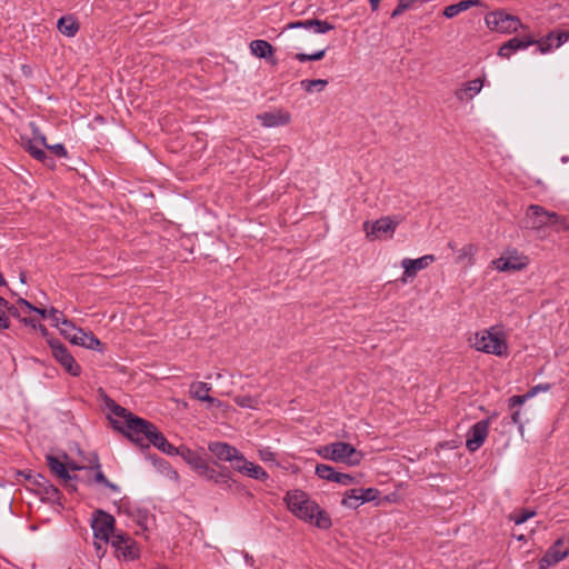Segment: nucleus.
Listing matches in <instances>:
<instances>
[{
    "mask_svg": "<svg viewBox=\"0 0 569 569\" xmlns=\"http://www.w3.org/2000/svg\"><path fill=\"white\" fill-rule=\"evenodd\" d=\"M106 408L119 419L109 420L112 427L126 436L129 440L138 445L142 450L149 449V443L168 456H174L177 448L170 443L161 431L150 421L140 418L118 405L102 389H100Z\"/></svg>",
    "mask_w": 569,
    "mask_h": 569,
    "instance_id": "1",
    "label": "nucleus"
},
{
    "mask_svg": "<svg viewBox=\"0 0 569 569\" xmlns=\"http://www.w3.org/2000/svg\"><path fill=\"white\" fill-rule=\"evenodd\" d=\"M288 509L299 519L313 523L319 529H329L332 526L329 513L311 500L302 490L288 491L284 498Z\"/></svg>",
    "mask_w": 569,
    "mask_h": 569,
    "instance_id": "2",
    "label": "nucleus"
},
{
    "mask_svg": "<svg viewBox=\"0 0 569 569\" xmlns=\"http://www.w3.org/2000/svg\"><path fill=\"white\" fill-rule=\"evenodd\" d=\"M522 226L538 232L547 227H553L558 232L569 230V224L563 217L555 211H548L539 204H530L527 208Z\"/></svg>",
    "mask_w": 569,
    "mask_h": 569,
    "instance_id": "3",
    "label": "nucleus"
},
{
    "mask_svg": "<svg viewBox=\"0 0 569 569\" xmlns=\"http://www.w3.org/2000/svg\"><path fill=\"white\" fill-rule=\"evenodd\" d=\"M473 347L481 352L495 355L498 357L508 356V345L505 338L491 330H483L475 335Z\"/></svg>",
    "mask_w": 569,
    "mask_h": 569,
    "instance_id": "4",
    "label": "nucleus"
},
{
    "mask_svg": "<svg viewBox=\"0 0 569 569\" xmlns=\"http://www.w3.org/2000/svg\"><path fill=\"white\" fill-rule=\"evenodd\" d=\"M180 456L182 460L191 467V469L199 476L209 481L212 478V473L216 468L209 466V463L201 457V455L189 447L182 445L177 448L176 455Z\"/></svg>",
    "mask_w": 569,
    "mask_h": 569,
    "instance_id": "5",
    "label": "nucleus"
},
{
    "mask_svg": "<svg viewBox=\"0 0 569 569\" xmlns=\"http://www.w3.org/2000/svg\"><path fill=\"white\" fill-rule=\"evenodd\" d=\"M48 343L52 350L54 359L63 367V369L72 377L81 375V367L69 352L67 347L58 339L50 338Z\"/></svg>",
    "mask_w": 569,
    "mask_h": 569,
    "instance_id": "6",
    "label": "nucleus"
},
{
    "mask_svg": "<svg viewBox=\"0 0 569 569\" xmlns=\"http://www.w3.org/2000/svg\"><path fill=\"white\" fill-rule=\"evenodd\" d=\"M114 522L116 520L110 513L101 509L96 510L91 521L94 539L101 540L107 545L111 538V533H113Z\"/></svg>",
    "mask_w": 569,
    "mask_h": 569,
    "instance_id": "7",
    "label": "nucleus"
},
{
    "mask_svg": "<svg viewBox=\"0 0 569 569\" xmlns=\"http://www.w3.org/2000/svg\"><path fill=\"white\" fill-rule=\"evenodd\" d=\"M486 23L489 29L503 33H511L521 27L520 20L502 10L493 11L486 16Z\"/></svg>",
    "mask_w": 569,
    "mask_h": 569,
    "instance_id": "8",
    "label": "nucleus"
},
{
    "mask_svg": "<svg viewBox=\"0 0 569 569\" xmlns=\"http://www.w3.org/2000/svg\"><path fill=\"white\" fill-rule=\"evenodd\" d=\"M214 465L219 467V470H214L212 478H210L209 481L220 486L222 490L228 492L239 495L249 493L242 483L232 478V475L227 467H222L218 465V462H214Z\"/></svg>",
    "mask_w": 569,
    "mask_h": 569,
    "instance_id": "9",
    "label": "nucleus"
},
{
    "mask_svg": "<svg viewBox=\"0 0 569 569\" xmlns=\"http://www.w3.org/2000/svg\"><path fill=\"white\" fill-rule=\"evenodd\" d=\"M47 465L49 467L50 472L60 480H62L68 491L73 492L77 490V486L74 482L79 480V477L77 475H71L68 471L66 461H62L59 457L48 455Z\"/></svg>",
    "mask_w": 569,
    "mask_h": 569,
    "instance_id": "10",
    "label": "nucleus"
},
{
    "mask_svg": "<svg viewBox=\"0 0 569 569\" xmlns=\"http://www.w3.org/2000/svg\"><path fill=\"white\" fill-rule=\"evenodd\" d=\"M399 222V219L387 216L376 220L375 222L366 221L363 223V230L369 239L378 237L379 234H388L389 238H391Z\"/></svg>",
    "mask_w": 569,
    "mask_h": 569,
    "instance_id": "11",
    "label": "nucleus"
},
{
    "mask_svg": "<svg viewBox=\"0 0 569 569\" xmlns=\"http://www.w3.org/2000/svg\"><path fill=\"white\" fill-rule=\"evenodd\" d=\"M333 461L347 463L348 466H358L363 455L358 451L352 445L348 442H333L332 443Z\"/></svg>",
    "mask_w": 569,
    "mask_h": 569,
    "instance_id": "12",
    "label": "nucleus"
},
{
    "mask_svg": "<svg viewBox=\"0 0 569 569\" xmlns=\"http://www.w3.org/2000/svg\"><path fill=\"white\" fill-rule=\"evenodd\" d=\"M563 538H559L552 546L546 551L542 558L539 560V569H548L549 567L557 565L561 560L568 557L569 548L563 547Z\"/></svg>",
    "mask_w": 569,
    "mask_h": 569,
    "instance_id": "13",
    "label": "nucleus"
},
{
    "mask_svg": "<svg viewBox=\"0 0 569 569\" xmlns=\"http://www.w3.org/2000/svg\"><path fill=\"white\" fill-rule=\"evenodd\" d=\"M489 433V420H480L476 422L468 432L466 447L469 451H477L485 442Z\"/></svg>",
    "mask_w": 569,
    "mask_h": 569,
    "instance_id": "14",
    "label": "nucleus"
},
{
    "mask_svg": "<svg viewBox=\"0 0 569 569\" xmlns=\"http://www.w3.org/2000/svg\"><path fill=\"white\" fill-rule=\"evenodd\" d=\"M535 43H536V40L531 37H523V38L513 37L501 44V47L498 50V56L501 58L508 59L516 51L526 49L529 46H532Z\"/></svg>",
    "mask_w": 569,
    "mask_h": 569,
    "instance_id": "15",
    "label": "nucleus"
},
{
    "mask_svg": "<svg viewBox=\"0 0 569 569\" xmlns=\"http://www.w3.org/2000/svg\"><path fill=\"white\" fill-rule=\"evenodd\" d=\"M257 120L263 127L272 128L288 124L291 120L290 113L281 109L276 111L262 112L257 116Z\"/></svg>",
    "mask_w": 569,
    "mask_h": 569,
    "instance_id": "16",
    "label": "nucleus"
},
{
    "mask_svg": "<svg viewBox=\"0 0 569 569\" xmlns=\"http://www.w3.org/2000/svg\"><path fill=\"white\" fill-rule=\"evenodd\" d=\"M497 270L501 272L520 271L528 264V258L525 256L500 257L493 261Z\"/></svg>",
    "mask_w": 569,
    "mask_h": 569,
    "instance_id": "17",
    "label": "nucleus"
},
{
    "mask_svg": "<svg viewBox=\"0 0 569 569\" xmlns=\"http://www.w3.org/2000/svg\"><path fill=\"white\" fill-rule=\"evenodd\" d=\"M303 28L307 30H312L315 33H327L335 29V26L328 22L327 20L319 19H308L303 21H293L286 26V29H297Z\"/></svg>",
    "mask_w": 569,
    "mask_h": 569,
    "instance_id": "18",
    "label": "nucleus"
},
{
    "mask_svg": "<svg viewBox=\"0 0 569 569\" xmlns=\"http://www.w3.org/2000/svg\"><path fill=\"white\" fill-rule=\"evenodd\" d=\"M435 261V256L426 254L418 259L406 258L402 260L401 266L403 268V274L408 278H412L418 271L427 268L431 262Z\"/></svg>",
    "mask_w": 569,
    "mask_h": 569,
    "instance_id": "19",
    "label": "nucleus"
},
{
    "mask_svg": "<svg viewBox=\"0 0 569 569\" xmlns=\"http://www.w3.org/2000/svg\"><path fill=\"white\" fill-rule=\"evenodd\" d=\"M72 345L87 349L103 351V343L92 333L78 329L72 336Z\"/></svg>",
    "mask_w": 569,
    "mask_h": 569,
    "instance_id": "20",
    "label": "nucleus"
},
{
    "mask_svg": "<svg viewBox=\"0 0 569 569\" xmlns=\"http://www.w3.org/2000/svg\"><path fill=\"white\" fill-rule=\"evenodd\" d=\"M88 470H96V475H94L93 479L91 480L89 478L87 480L88 483H91L92 481H94L97 483L103 485L104 487H107L108 489H110L113 492L120 491V487L118 485L111 482L110 480H108L107 477L104 476V473L101 471V465H100L99 457L97 453H93L92 459L89 460Z\"/></svg>",
    "mask_w": 569,
    "mask_h": 569,
    "instance_id": "21",
    "label": "nucleus"
},
{
    "mask_svg": "<svg viewBox=\"0 0 569 569\" xmlns=\"http://www.w3.org/2000/svg\"><path fill=\"white\" fill-rule=\"evenodd\" d=\"M209 451L220 461H230L237 458L238 449L227 442L214 441L208 446Z\"/></svg>",
    "mask_w": 569,
    "mask_h": 569,
    "instance_id": "22",
    "label": "nucleus"
},
{
    "mask_svg": "<svg viewBox=\"0 0 569 569\" xmlns=\"http://www.w3.org/2000/svg\"><path fill=\"white\" fill-rule=\"evenodd\" d=\"M211 391V385L207 382H193L190 386V395L194 399L203 402H209L211 405L220 406V401L216 398L209 396Z\"/></svg>",
    "mask_w": 569,
    "mask_h": 569,
    "instance_id": "23",
    "label": "nucleus"
},
{
    "mask_svg": "<svg viewBox=\"0 0 569 569\" xmlns=\"http://www.w3.org/2000/svg\"><path fill=\"white\" fill-rule=\"evenodd\" d=\"M483 87L481 79H475L462 86V88L456 90L455 96L459 101L472 99L477 93L480 92Z\"/></svg>",
    "mask_w": 569,
    "mask_h": 569,
    "instance_id": "24",
    "label": "nucleus"
},
{
    "mask_svg": "<svg viewBox=\"0 0 569 569\" xmlns=\"http://www.w3.org/2000/svg\"><path fill=\"white\" fill-rule=\"evenodd\" d=\"M34 491L37 492V495L40 496L41 500L61 505L60 500L62 495L60 490L56 486L50 483L48 479L46 481V485H42L38 489H34Z\"/></svg>",
    "mask_w": 569,
    "mask_h": 569,
    "instance_id": "25",
    "label": "nucleus"
},
{
    "mask_svg": "<svg viewBox=\"0 0 569 569\" xmlns=\"http://www.w3.org/2000/svg\"><path fill=\"white\" fill-rule=\"evenodd\" d=\"M149 458L152 465L157 468V470L160 473L164 475L170 480H173L176 482L179 481V473L171 467V465L167 460L157 457L156 455L150 456Z\"/></svg>",
    "mask_w": 569,
    "mask_h": 569,
    "instance_id": "26",
    "label": "nucleus"
},
{
    "mask_svg": "<svg viewBox=\"0 0 569 569\" xmlns=\"http://www.w3.org/2000/svg\"><path fill=\"white\" fill-rule=\"evenodd\" d=\"M481 0H462L458 3L447 6L443 10V16L448 19L455 18L460 12H463L475 6H480Z\"/></svg>",
    "mask_w": 569,
    "mask_h": 569,
    "instance_id": "27",
    "label": "nucleus"
},
{
    "mask_svg": "<svg viewBox=\"0 0 569 569\" xmlns=\"http://www.w3.org/2000/svg\"><path fill=\"white\" fill-rule=\"evenodd\" d=\"M57 28L67 37H74L80 29L78 21L72 16H64L58 20Z\"/></svg>",
    "mask_w": 569,
    "mask_h": 569,
    "instance_id": "28",
    "label": "nucleus"
},
{
    "mask_svg": "<svg viewBox=\"0 0 569 569\" xmlns=\"http://www.w3.org/2000/svg\"><path fill=\"white\" fill-rule=\"evenodd\" d=\"M251 53L261 59L273 57L274 49L266 40H253L250 42Z\"/></svg>",
    "mask_w": 569,
    "mask_h": 569,
    "instance_id": "29",
    "label": "nucleus"
},
{
    "mask_svg": "<svg viewBox=\"0 0 569 569\" xmlns=\"http://www.w3.org/2000/svg\"><path fill=\"white\" fill-rule=\"evenodd\" d=\"M118 557L124 560H134L140 556V550L136 540L131 539L128 543L123 545L119 551H116Z\"/></svg>",
    "mask_w": 569,
    "mask_h": 569,
    "instance_id": "30",
    "label": "nucleus"
},
{
    "mask_svg": "<svg viewBox=\"0 0 569 569\" xmlns=\"http://www.w3.org/2000/svg\"><path fill=\"white\" fill-rule=\"evenodd\" d=\"M21 144L23 147V149L36 160L40 159V158H43L44 157V150L39 147L34 140L30 139V138H24V137H21Z\"/></svg>",
    "mask_w": 569,
    "mask_h": 569,
    "instance_id": "31",
    "label": "nucleus"
},
{
    "mask_svg": "<svg viewBox=\"0 0 569 569\" xmlns=\"http://www.w3.org/2000/svg\"><path fill=\"white\" fill-rule=\"evenodd\" d=\"M477 247L472 243H468L458 250L456 263H463L468 259L469 264H473V257L477 253Z\"/></svg>",
    "mask_w": 569,
    "mask_h": 569,
    "instance_id": "32",
    "label": "nucleus"
},
{
    "mask_svg": "<svg viewBox=\"0 0 569 569\" xmlns=\"http://www.w3.org/2000/svg\"><path fill=\"white\" fill-rule=\"evenodd\" d=\"M341 505L351 509H357L360 507L362 503L359 499V490L357 488L347 490L341 500Z\"/></svg>",
    "mask_w": 569,
    "mask_h": 569,
    "instance_id": "33",
    "label": "nucleus"
},
{
    "mask_svg": "<svg viewBox=\"0 0 569 569\" xmlns=\"http://www.w3.org/2000/svg\"><path fill=\"white\" fill-rule=\"evenodd\" d=\"M246 476L249 478L266 481L269 478V475L266 472V470L259 466L254 465L253 462L249 461V465L247 467V470L244 472Z\"/></svg>",
    "mask_w": 569,
    "mask_h": 569,
    "instance_id": "34",
    "label": "nucleus"
},
{
    "mask_svg": "<svg viewBox=\"0 0 569 569\" xmlns=\"http://www.w3.org/2000/svg\"><path fill=\"white\" fill-rule=\"evenodd\" d=\"M315 473L323 480L333 481L336 480L338 471H336L331 466L319 463L316 466Z\"/></svg>",
    "mask_w": 569,
    "mask_h": 569,
    "instance_id": "35",
    "label": "nucleus"
},
{
    "mask_svg": "<svg viewBox=\"0 0 569 569\" xmlns=\"http://www.w3.org/2000/svg\"><path fill=\"white\" fill-rule=\"evenodd\" d=\"M328 84V81L325 79H305L300 81V86L302 89H305L307 92H312L316 88L318 91H322Z\"/></svg>",
    "mask_w": 569,
    "mask_h": 569,
    "instance_id": "36",
    "label": "nucleus"
},
{
    "mask_svg": "<svg viewBox=\"0 0 569 569\" xmlns=\"http://www.w3.org/2000/svg\"><path fill=\"white\" fill-rule=\"evenodd\" d=\"M233 470L244 475L247 467L249 465V460L238 450L237 458H232L230 461Z\"/></svg>",
    "mask_w": 569,
    "mask_h": 569,
    "instance_id": "37",
    "label": "nucleus"
},
{
    "mask_svg": "<svg viewBox=\"0 0 569 569\" xmlns=\"http://www.w3.org/2000/svg\"><path fill=\"white\" fill-rule=\"evenodd\" d=\"M359 490V499L361 503L370 502L378 499L380 491L376 488H357Z\"/></svg>",
    "mask_w": 569,
    "mask_h": 569,
    "instance_id": "38",
    "label": "nucleus"
},
{
    "mask_svg": "<svg viewBox=\"0 0 569 569\" xmlns=\"http://www.w3.org/2000/svg\"><path fill=\"white\" fill-rule=\"evenodd\" d=\"M553 40H555V31L549 32L546 37H543L541 40L536 41L538 43V51L540 53H546L550 51L553 47Z\"/></svg>",
    "mask_w": 569,
    "mask_h": 569,
    "instance_id": "39",
    "label": "nucleus"
},
{
    "mask_svg": "<svg viewBox=\"0 0 569 569\" xmlns=\"http://www.w3.org/2000/svg\"><path fill=\"white\" fill-rule=\"evenodd\" d=\"M19 475L23 476L31 485L38 489L42 485H46L47 478L41 473H32L31 471H20Z\"/></svg>",
    "mask_w": 569,
    "mask_h": 569,
    "instance_id": "40",
    "label": "nucleus"
},
{
    "mask_svg": "<svg viewBox=\"0 0 569 569\" xmlns=\"http://www.w3.org/2000/svg\"><path fill=\"white\" fill-rule=\"evenodd\" d=\"M59 327L61 335L72 343V336L79 329L68 319L63 318Z\"/></svg>",
    "mask_w": 569,
    "mask_h": 569,
    "instance_id": "41",
    "label": "nucleus"
},
{
    "mask_svg": "<svg viewBox=\"0 0 569 569\" xmlns=\"http://www.w3.org/2000/svg\"><path fill=\"white\" fill-rule=\"evenodd\" d=\"M535 515H536V511H533V510L521 509V510H519L517 512H513L510 516V519L516 525H521V523L526 522L528 519L532 518Z\"/></svg>",
    "mask_w": 569,
    "mask_h": 569,
    "instance_id": "42",
    "label": "nucleus"
},
{
    "mask_svg": "<svg viewBox=\"0 0 569 569\" xmlns=\"http://www.w3.org/2000/svg\"><path fill=\"white\" fill-rule=\"evenodd\" d=\"M110 539H111L112 546L116 548V551H119V549L123 545L128 543V541H130L132 538L129 535L124 533V532H116L113 530V533H111V538Z\"/></svg>",
    "mask_w": 569,
    "mask_h": 569,
    "instance_id": "43",
    "label": "nucleus"
},
{
    "mask_svg": "<svg viewBox=\"0 0 569 569\" xmlns=\"http://www.w3.org/2000/svg\"><path fill=\"white\" fill-rule=\"evenodd\" d=\"M326 51H327V48L321 49V50H319L317 52H313L311 54H308V53H297L295 56V59H297L300 62L319 61V60H321L325 57Z\"/></svg>",
    "mask_w": 569,
    "mask_h": 569,
    "instance_id": "44",
    "label": "nucleus"
},
{
    "mask_svg": "<svg viewBox=\"0 0 569 569\" xmlns=\"http://www.w3.org/2000/svg\"><path fill=\"white\" fill-rule=\"evenodd\" d=\"M234 402L242 408H257L259 401L251 396H237Z\"/></svg>",
    "mask_w": 569,
    "mask_h": 569,
    "instance_id": "45",
    "label": "nucleus"
},
{
    "mask_svg": "<svg viewBox=\"0 0 569 569\" xmlns=\"http://www.w3.org/2000/svg\"><path fill=\"white\" fill-rule=\"evenodd\" d=\"M31 128H32V133H33L32 140H34V142L39 147L47 148L48 142H47L46 136L40 132L39 128L34 123H31Z\"/></svg>",
    "mask_w": 569,
    "mask_h": 569,
    "instance_id": "46",
    "label": "nucleus"
},
{
    "mask_svg": "<svg viewBox=\"0 0 569 569\" xmlns=\"http://www.w3.org/2000/svg\"><path fill=\"white\" fill-rule=\"evenodd\" d=\"M530 398L531 397L529 396L528 392H526L525 395H520V396H512L508 400L509 408L513 409L515 407L521 406Z\"/></svg>",
    "mask_w": 569,
    "mask_h": 569,
    "instance_id": "47",
    "label": "nucleus"
},
{
    "mask_svg": "<svg viewBox=\"0 0 569 569\" xmlns=\"http://www.w3.org/2000/svg\"><path fill=\"white\" fill-rule=\"evenodd\" d=\"M46 149L50 150L54 156H57L59 158L68 157V151L62 143H56V144L48 143V147Z\"/></svg>",
    "mask_w": 569,
    "mask_h": 569,
    "instance_id": "48",
    "label": "nucleus"
},
{
    "mask_svg": "<svg viewBox=\"0 0 569 569\" xmlns=\"http://www.w3.org/2000/svg\"><path fill=\"white\" fill-rule=\"evenodd\" d=\"M335 482L343 486H349L352 483H357L358 481L353 476L349 473L338 472Z\"/></svg>",
    "mask_w": 569,
    "mask_h": 569,
    "instance_id": "49",
    "label": "nucleus"
},
{
    "mask_svg": "<svg viewBox=\"0 0 569 569\" xmlns=\"http://www.w3.org/2000/svg\"><path fill=\"white\" fill-rule=\"evenodd\" d=\"M550 387L551 386L549 383H540V385L531 387L527 392L532 398V397H535L539 392L548 391L550 389Z\"/></svg>",
    "mask_w": 569,
    "mask_h": 569,
    "instance_id": "50",
    "label": "nucleus"
},
{
    "mask_svg": "<svg viewBox=\"0 0 569 569\" xmlns=\"http://www.w3.org/2000/svg\"><path fill=\"white\" fill-rule=\"evenodd\" d=\"M319 455L323 458V459H328V460H332L333 461V452H332V443H329V445H326L323 447H321L319 450H318Z\"/></svg>",
    "mask_w": 569,
    "mask_h": 569,
    "instance_id": "51",
    "label": "nucleus"
},
{
    "mask_svg": "<svg viewBox=\"0 0 569 569\" xmlns=\"http://www.w3.org/2000/svg\"><path fill=\"white\" fill-rule=\"evenodd\" d=\"M555 40H557L556 48L560 47L565 42L569 40V30L568 31H555Z\"/></svg>",
    "mask_w": 569,
    "mask_h": 569,
    "instance_id": "52",
    "label": "nucleus"
},
{
    "mask_svg": "<svg viewBox=\"0 0 569 569\" xmlns=\"http://www.w3.org/2000/svg\"><path fill=\"white\" fill-rule=\"evenodd\" d=\"M60 316H61V312H60L58 309H56V308H53V307H52V308L49 310V317L52 319L53 325H54L56 327H59V326H60V323H61V320L63 319V318H61Z\"/></svg>",
    "mask_w": 569,
    "mask_h": 569,
    "instance_id": "53",
    "label": "nucleus"
},
{
    "mask_svg": "<svg viewBox=\"0 0 569 569\" xmlns=\"http://www.w3.org/2000/svg\"><path fill=\"white\" fill-rule=\"evenodd\" d=\"M62 457H63L64 460H67L66 463H67V467H68V471L69 470L77 471V470L88 469V467L80 466V465H78L74 461H70L67 453H63Z\"/></svg>",
    "mask_w": 569,
    "mask_h": 569,
    "instance_id": "54",
    "label": "nucleus"
},
{
    "mask_svg": "<svg viewBox=\"0 0 569 569\" xmlns=\"http://www.w3.org/2000/svg\"><path fill=\"white\" fill-rule=\"evenodd\" d=\"M10 328V319L4 310L0 308V329L6 330Z\"/></svg>",
    "mask_w": 569,
    "mask_h": 569,
    "instance_id": "55",
    "label": "nucleus"
},
{
    "mask_svg": "<svg viewBox=\"0 0 569 569\" xmlns=\"http://www.w3.org/2000/svg\"><path fill=\"white\" fill-rule=\"evenodd\" d=\"M2 308H4L8 317L9 316H12L14 318H18V319H21L20 318V312L18 310V308L13 305H10L8 301H7V306H1Z\"/></svg>",
    "mask_w": 569,
    "mask_h": 569,
    "instance_id": "56",
    "label": "nucleus"
},
{
    "mask_svg": "<svg viewBox=\"0 0 569 569\" xmlns=\"http://www.w3.org/2000/svg\"><path fill=\"white\" fill-rule=\"evenodd\" d=\"M38 161L42 162L46 167L50 169H53L56 167V160L52 157L48 156L46 151L44 157L38 159Z\"/></svg>",
    "mask_w": 569,
    "mask_h": 569,
    "instance_id": "57",
    "label": "nucleus"
},
{
    "mask_svg": "<svg viewBox=\"0 0 569 569\" xmlns=\"http://www.w3.org/2000/svg\"><path fill=\"white\" fill-rule=\"evenodd\" d=\"M511 420L513 423L518 425L519 426V429L522 431L523 429V423L521 421V413H520V410H515L511 415Z\"/></svg>",
    "mask_w": 569,
    "mask_h": 569,
    "instance_id": "58",
    "label": "nucleus"
},
{
    "mask_svg": "<svg viewBox=\"0 0 569 569\" xmlns=\"http://www.w3.org/2000/svg\"><path fill=\"white\" fill-rule=\"evenodd\" d=\"M260 458L263 461H271V460H274V455L270 450L266 449V450L260 451Z\"/></svg>",
    "mask_w": 569,
    "mask_h": 569,
    "instance_id": "59",
    "label": "nucleus"
},
{
    "mask_svg": "<svg viewBox=\"0 0 569 569\" xmlns=\"http://www.w3.org/2000/svg\"><path fill=\"white\" fill-rule=\"evenodd\" d=\"M20 321H22L26 326L31 327L32 329H37L39 325L34 318H21Z\"/></svg>",
    "mask_w": 569,
    "mask_h": 569,
    "instance_id": "60",
    "label": "nucleus"
},
{
    "mask_svg": "<svg viewBox=\"0 0 569 569\" xmlns=\"http://www.w3.org/2000/svg\"><path fill=\"white\" fill-rule=\"evenodd\" d=\"M17 302L18 305L23 306L29 311L36 310V307L23 298H19Z\"/></svg>",
    "mask_w": 569,
    "mask_h": 569,
    "instance_id": "61",
    "label": "nucleus"
},
{
    "mask_svg": "<svg viewBox=\"0 0 569 569\" xmlns=\"http://www.w3.org/2000/svg\"><path fill=\"white\" fill-rule=\"evenodd\" d=\"M94 546H96L98 556L104 555L106 549L103 548V546H106V545L103 543V541H101V540H100V542L96 541Z\"/></svg>",
    "mask_w": 569,
    "mask_h": 569,
    "instance_id": "62",
    "label": "nucleus"
},
{
    "mask_svg": "<svg viewBox=\"0 0 569 569\" xmlns=\"http://www.w3.org/2000/svg\"><path fill=\"white\" fill-rule=\"evenodd\" d=\"M33 312H37L38 315H40L42 318H47L48 317V311L46 309H42V308H38L36 307V310H32Z\"/></svg>",
    "mask_w": 569,
    "mask_h": 569,
    "instance_id": "63",
    "label": "nucleus"
},
{
    "mask_svg": "<svg viewBox=\"0 0 569 569\" xmlns=\"http://www.w3.org/2000/svg\"><path fill=\"white\" fill-rule=\"evenodd\" d=\"M38 329L40 330V332L43 337H48V335H49L48 329L43 325L39 323Z\"/></svg>",
    "mask_w": 569,
    "mask_h": 569,
    "instance_id": "64",
    "label": "nucleus"
}]
</instances>
